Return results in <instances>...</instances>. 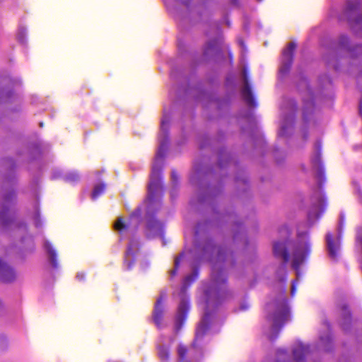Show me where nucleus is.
<instances>
[{
    "label": "nucleus",
    "instance_id": "obj_16",
    "mask_svg": "<svg viewBox=\"0 0 362 362\" xmlns=\"http://www.w3.org/2000/svg\"><path fill=\"white\" fill-rule=\"evenodd\" d=\"M349 45V38L346 35H341L339 40V47L341 49H346L347 52L352 53L353 50L348 47ZM351 57H354V54H351Z\"/></svg>",
    "mask_w": 362,
    "mask_h": 362
},
{
    "label": "nucleus",
    "instance_id": "obj_2",
    "mask_svg": "<svg viewBox=\"0 0 362 362\" xmlns=\"http://www.w3.org/2000/svg\"><path fill=\"white\" fill-rule=\"evenodd\" d=\"M146 205V233L148 238L154 237L158 230L157 214L158 210V168L153 164L148 185Z\"/></svg>",
    "mask_w": 362,
    "mask_h": 362
},
{
    "label": "nucleus",
    "instance_id": "obj_8",
    "mask_svg": "<svg viewBox=\"0 0 362 362\" xmlns=\"http://www.w3.org/2000/svg\"><path fill=\"white\" fill-rule=\"evenodd\" d=\"M326 243L329 258L334 262L338 261L340 255V238L334 239L332 234L328 233L326 235Z\"/></svg>",
    "mask_w": 362,
    "mask_h": 362
},
{
    "label": "nucleus",
    "instance_id": "obj_37",
    "mask_svg": "<svg viewBox=\"0 0 362 362\" xmlns=\"http://www.w3.org/2000/svg\"><path fill=\"white\" fill-rule=\"evenodd\" d=\"M231 1L233 4H236L238 3V0H231Z\"/></svg>",
    "mask_w": 362,
    "mask_h": 362
},
{
    "label": "nucleus",
    "instance_id": "obj_13",
    "mask_svg": "<svg viewBox=\"0 0 362 362\" xmlns=\"http://www.w3.org/2000/svg\"><path fill=\"white\" fill-rule=\"evenodd\" d=\"M315 109L314 101L312 99L304 102L303 108V119L307 122L308 121V117L313 113Z\"/></svg>",
    "mask_w": 362,
    "mask_h": 362
},
{
    "label": "nucleus",
    "instance_id": "obj_3",
    "mask_svg": "<svg viewBox=\"0 0 362 362\" xmlns=\"http://www.w3.org/2000/svg\"><path fill=\"white\" fill-rule=\"evenodd\" d=\"M267 306L269 309H274L273 315L268 317L269 320L272 322V330L274 333V335L269 336V339L273 341L276 338L284 324L289 320V309L285 297Z\"/></svg>",
    "mask_w": 362,
    "mask_h": 362
},
{
    "label": "nucleus",
    "instance_id": "obj_31",
    "mask_svg": "<svg viewBox=\"0 0 362 362\" xmlns=\"http://www.w3.org/2000/svg\"><path fill=\"white\" fill-rule=\"evenodd\" d=\"M15 197V194L13 193H11L9 196H7L6 197H5V200L7 201L10 198H13Z\"/></svg>",
    "mask_w": 362,
    "mask_h": 362
},
{
    "label": "nucleus",
    "instance_id": "obj_26",
    "mask_svg": "<svg viewBox=\"0 0 362 362\" xmlns=\"http://www.w3.org/2000/svg\"><path fill=\"white\" fill-rule=\"evenodd\" d=\"M141 214V209L138 207L136 210L132 214V216H136L139 218Z\"/></svg>",
    "mask_w": 362,
    "mask_h": 362
},
{
    "label": "nucleus",
    "instance_id": "obj_20",
    "mask_svg": "<svg viewBox=\"0 0 362 362\" xmlns=\"http://www.w3.org/2000/svg\"><path fill=\"white\" fill-rule=\"evenodd\" d=\"M152 320L156 326H158V298L156 299L154 303Z\"/></svg>",
    "mask_w": 362,
    "mask_h": 362
},
{
    "label": "nucleus",
    "instance_id": "obj_28",
    "mask_svg": "<svg viewBox=\"0 0 362 362\" xmlns=\"http://www.w3.org/2000/svg\"><path fill=\"white\" fill-rule=\"evenodd\" d=\"M172 178L174 182H177L178 180V175L175 170L172 171Z\"/></svg>",
    "mask_w": 362,
    "mask_h": 362
},
{
    "label": "nucleus",
    "instance_id": "obj_34",
    "mask_svg": "<svg viewBox=\"0 0 362 362\" xmlns=\"http://www.w3.org/2000/svg\"><path fill=\"white\" fill-rule=\"evenodd\" d=\"M360 113L362 115V101L360 103Z\"/></svg>",
    "mask_w": 362,
    "mask_h": 362
},
{
    "label": "nucleus",
    "instance_id": "obj_10",
    "mask_svg": "<svg viewBox=\"0 0 362 362\" xmlns=\"http://www.w3.org/2000/svg\"><path fill=\"white\" fill-rule=\"evenodd\" d=\"M16 273L12 267L0 259V279L5 283L15 280Z\"/></svg>",
    "mask_w": 362,
    "mask_h": 362
},
{
    "label": "nucleus",
    "instance_id": "obj_1",
    "mask_svg": "<svg viewBox=\"0 0 362 362\" xmlns=\"http://www.w3.org/2000/svg\"><path fill=\"white\" fill-rule=\"evenodd\" d=\"M211 278L213 285L204 291L206 298V306L204 315L199 323L195 338L191 345V348L195 349L197 346L198 341L202 340L206 333L209 331L211 325V309L216 308L225 298V293L221 291L220 287L226 283V276L222 270H219L216 266L213 267Z\"/></svg>",
    "mask_w": 362,
    "mask_h": 362
},
{
    "label": "nucleus",
    "instance_id": "obj_9",
    "mask_svg": "<svg viewBox=\"0 0 362 362\" xmlns=\"http://www.w3.org/2000/svg\"><path fill=\"white\" fill-rule=\"evenodd\" d=\"M243 75L244 78V87L241 90L243 98L248 106L255 107H257V105L254 98L252 91L248 81L247 72L246 68L243 69Z\"/></svg>",
    "mask_w": 362,
    "mask_h": 362
},
{
    "label": "nucleus",
    "instance_id": "obj_36",
    "mask_svg": "<svg viewBox=\"0 0 362 362\" xmlns=\"http://www.w3.org/2000/svg\"><path fill=\"white\" fill-rule=\"evenodd\" d=\"M222 257H223V255H222L221 252L220 251V252H218V258H220V259H221V258H222Z\"/></svg>",
    "mask_w": 362,
    "mask_h": 362
},
{
    "label": "nucleus",
    "instance_id": "obj_14",
    "mask_svg": "<svg viewBox=\"0 0 362 362\" xmlns=\"http://www.w3.org/2000/svg\"><path fill=\"white\" fill-rule=\"evenodd\" d=\"M45 247L49 253V260L51 262V264L54 268H57L58 263H57V253L55 250L52 248L51 244L49 243H45Z\"/></svg>",
    "mask_w": 362,
    "mask_h": 362
},
{
    "label": "nucleus",
    "instance_id": "obj_39",
    "mask_svg": "<svg viewBox=\"0 0 362 362\" xmlns=\"http://www.w3.org/2000/svg\"><path fill=\"white\" fill-rule=\"evenodd\" d=\"M159 237H160V239H162L163 238V234L161 233V231L160 230V235H159Z\"/></svg>",
    "mask_w": 362,
    "mask_h": 362
},
{
    "label": "nucleus",
    "instance_id": "obj_7",
    "mask_svg": "<svg viewBox=\"0 0 362 362\" xmlns=\"http://www.w3.org/2000/svg\"><path fill=\"white\" fill-rule=\"evenodd\" d=\"M296 48V44L294 42H291L288 44L286 48L282 52V62L281 66L279 69L280 72L283 74H287L293 64V52Z\"/></svg>",
    "mask_w": 362,
    "mask_h": 362
},
{
    "label": "nucleus",
    "instance_id": "obj_15",
    "mask_svg": "<svg viewBox=\"0 0 362 362\" xmlns=\"http://www.w3.org/2000/svg\"><path fill=\"white\" fill-rule=\"evenodd\" d=\"M318 148H320V146H318ZM312 161L314 165H317L319 168H318L319 178L320 179L323 178L324 177V170L321 166V156H320V149L317 150V152L316 155L315 156V157L313 158Z\"/></svg>",
    "mask_w": 362,
    "mask_h": 362
},
{
    "label": "nucleus",
    "instance_id": "obj_43",
    "mask_svg": "<svg viewBox=\"0 0 362 362\" xmlns=\"http://www.w3.org/2000/svg\"><path fill=\"white\" fill-rule=\"evenodd\" d=\"M212 46V44L211 43H209V47H211Z\"/></svg>",
    "mask_w": 362,
    "mask_h": 362
},
{
    "label": "nucleus",
    "instance_id": "obj_29",
    "mask_svg": "<svg viewBox=\"0 0 362 362\" xmlns=\"http://www.w3.org/2000/svg\"><path fill=\"white\" fill-rule=\"evenodd\" d=\"M76 278L79 281H82V280H83L85 279V274H83V273L78 274L77 276H76Z\"/></svg>",
    "mask_w": 362,
    "mask_h": 362
},
{
    "label": "nucleus",
    "instance_id": "obj_25",
    "mask_svg": "<svg viewBox=\"0 0 362 362\" xmlns=\"http://www.w3.org/2000/svg\"><path fill=\"white\" fill-rule=\"evenodd\" d=\"M7 211H8V209L6 208V206H4L3 209L0 213V218L3 221L4 223H6V222H7L6 220V216Z\"/></svg>",
    "mask_w": 362,
    "mask_h": 362
},
{
    "label": "nucleus",
    "instance_id": "obj_5",
    "mask_svg": "<svg viewBox=\"0 0 362 362\" xmlns=\"http://www.w3.org/2000/svg\"><path fill=\"white\" fill-rule=\"evenodd\" d=\"M298 238H300L301 240L295 246L292 262L293 267L296 270L311 253V244L308 238V233L299 234Z\"/></svg>",
    "mask_w": 362,
    "mask_h": 362
},
{
    "label": "nucleus",
    "instance_id": "obj_12",
    "mask_svg": "<svg viewBox=\"0 0 362 362\" xmlns=\"http://www.w3.org/2000/svg\"><path fill=\"white\" fill-rule=\"evenodd\" d=\"M309 353V346L303 344H298L293 349V358L296 362H301L305 356Z\"/></svg>",
    "mask_w": 362,
    "mask_h": 362
},
{
    "label": "nucleus",
    "instance_id": "obj_27",
    "mask_svg": "<svg viewBox=\"0 0 362 362\" xmlns=\"http://www.w3.org/2000/svg\"><path fill=\"white\" fill-rule=\"evenodd\" d=\"M168 140L166 139L164 143L162 144V146L160 145V153H159V155H160V157L162 156V148H163L164 150H165L168 147Z\"/></svg>",
    "mask_w": 362,
    "mask_h": 362
},
{
    "label": "nucleus",
    "instance_id": "obj_11",
    "mask_svg": "<svg viewBox=\"0 0 362 362\" xmlns=\"http://www.w3.org/2000/svg\"><path fill=\"white\" fill-rule=\"evenodd\" d=\"M273 252L275 257H281L284 263L286 264L290 259V255L286 247V242H276L273 245Z\"/></svg>",
    "mask_w": 362,
    "mask_h": 362
},
{
    "label": "nucleus",
    "instance_id": "obj_44",
    "mask_svg": "<svg viewBox=\"0 0 362 362\" xmlns=\"http://www.w3.org/2000/svg\"><path fill=\"white\" fill-rule=\"evenodd\" d=\"M278 362H279V361H278Z\"/></svg>",
    "mask_w": 362,
    "mask_h": 362
},
{
    "label": "nucleus",
    "instance_id": "obj_41",
    "mask_svg": "<svg viewBox=\"0 0 362 362\" xmlns=\"http://www.w3.org/2000/svg\"><path fill=\"white\" fill-rule=\"evenodd\" d=\"M286 230L287 233L289 235L290 234V231L288 230V229L286 228Z\"/></svg>",
    "mask_w": 362,
    "mask_h": 362
},
{
    "label": "nucleus",
    "instance_id": "obj_4",
    "mask_svg": "<svg viewBox=\"0 0 362 362\" xmlns=\"http://www.w3.org/2000/svg\"><path fill=\"white\" fill-rule=\"evenodd\" d=\"M198 272L194 271L192 275H189L185 279V284L181 288L180 297V302L177 308V312L175 316V327L177 331H179L187 320V315L189 311V299L187 294V288L197 277Z\"/></svg>",
    "mask_w": 362,
    "mask_h": 362
},
{
    "label": "nucleus",
    "instance_id": "obj_18",
    "mask_svg": "<svg viewBox=\"0 0 362 362\" xmlns=\"http://www.w3.org/2000/svg\"><path fill=\"white\" fill-rule=\"evenodd\" d=\"M138 249V244L136 242L132 241L128 246L126 257L135 255V252Z\"/></svg>",
    "mask_w": 362,
    "mask_h": 362
},
{
    "label": "nucleus",
    "instance_id": "obj_6",
    "mask_svg": "<svg viewBox=\"0 0 362 362\" xmlns=\"http://www.w3.org/2000/svg\"><path fill=\"white\" fill-rule=\"evenodd\" d=\"M359 1L358 0L348 1L346 7L344 10V15L353 30H356L357 26H362V15L358 16L355 19L352 20V16L359 8Z\"/></svg>",
    "mask_w": 362,
    "mask_h": 362
},
{
    "label": "nucleus",
    "instance_id": "obj_23",
    "mask_svg": "<svg viewBox=\"0 0 362 362\" xmlns=\"http://www.w3.org/2000/svg\"><path fill=\"white\" fill-rule=\"evenodd\" d=\"M127 226L124 223V221L122 218H119L116 223H115V229L122 232L123 230L126 229Z\"/></svg>",
    "mask_w": 362,
    "mask_h": 362
},
{
    "label": "nucleus",
    "instance_id": "obj_32",
    "mask_svg": "<svg viewBox=\"0 0 362 362\" xmlns=\"http://www.w3.org/2000/svg\"><path fill=\"white\" fill-rule=\"evenodd\" d=\"M294 293H295V286H294V284H293L292 287H291V295L293 296Z\"/></svg>",
    "mask_w": 362,
    "mask_h": 362
},
{
    "label": "nucleus",
    "instance_id": "obj_33",
    "mask_svg": "<svg viewBox=\"0 0 362 362\" xmlns=\"http://www.w3.org/2000/svg\"><path fill=\"white\" fill-rule=\"evenodd\" d=\"M155 161L158 158V150H157L155 153Z\"/></svg>",
    "mask_w": 362,
    "mask_h": 362
},
{
    "label": "nucleus",
    "instance_id": "obj_17",
    "mask_svg": "<svg viewBox=\"0 0 362 362\" xmlns=\"http://www.w3.org/2000/svg\"><path fill=\"white\" fill-rule=\"evenodd\" d=\"M105 184H100L98 185H96L92 192V199H95L99 196H100L105 191Z\"/></svg>",
    "mask_w": 362,
    "mask_h": 362
},
{
    "label": "nucleus",
    "instance_id": "obj_40",
    "mask_svg": "<svg viewBox=\"0 0 362 362\" xmlns=\"http://www.w3.org/2000/svg\"><path fill=\"white\" fill-rule=\"evenodd\" d=\"M307 138H308V134H305L304 135V139H307Z\"/></svg>",
    "mask_w": 362,
    "mask_h": 362
},
{
    "label": "nucleus",
    "instance_id": "obj_30",
    "mask_svg": "<svg viewBox=\"0 0 362 362\" xmlns=\"http://www.w3.org/2000/svg\"><path fill=\"white\" fill-rule=\"evenodd\" d=\"M278 354H279V356H281V355H282V356H283V355H286V352L285 351H284V350H279V351H278Z\"/></svg>",
    "mask_w": 362,
    "mask_h": 362
},
{
    "label": "nucleus",
    "instance_id": "obj_24",
    "mask_svg": "<svg viewBox=\"0 0 362 362\" xmlns=\"http://www.w3.org/2000/svg\"><path fill=\"white\" fill-rule=\"evenodd\" d=\"M342 315L344 320L349 321L351 320V313L346 305H342L341 307Z\"/></svg>",
    "mask_w": 362,
    "mask_h": 362
},
{
    "label": "nucleus",
    "instance_id": "obj_35",
    "mask_svg": "<svg viewBox=\"0 0 362 362\" xmlns=\"http://www.w3.org/2000/svg\"><path fill=\"white\" fill-rule=\"evenodd\" d=\"M355 49L362 51V46H357Z\"/></svg>",
    "mask_w": 362,
    "mask_h": 362
},
{
    "label": "nucleus",
    "instance_id": "obj_21",
    "mask_svg": "<svg viewBox=\"0 0 362 362\" xmlns=\"http://www.w3.org/2000/svg\"><path fill=\"white\" fill-rule=\"evenodd\" d=\"M79 177L76 172H71L66 175L65 180L68 182H75L79 180Z\"/></svg>",
    "mask_w": 362,
    "mask_h": 362
},
{
    "label": "nucleus",
    "instance_id": "obj_38",
    "mask_svg": "<svg viewBox=\"0 0 362 362\" xmlns=\"http://www.w3.org/2000/svg\"><path fill=\"white\" fill-rule=\"evenodd\" d=\"M133 262H129L128 264V268L130 269L132 265Z\"/></svg>",
    "mask_w": 362,
    "mask_h": 362
},
{
    "label": "nucleus",
    "instance_id": "obj_42",
    "mask_svg": "<svg viewBox=\"0 0 362 362\" xmlns=\"http://www.w3.org/2000/svg\"><path fill=\"white\" fill-rule=\"evenodd\" d=\"M241 309H242V310H245V309H246V308H245V307H244V306H242V307H241Z\"/></svg>",
    "mask_w": 362,
    "mask_h": 362
},
{
    "label": "nucleus",
    "instance_id": "obj_19",
    "mask_svg": "<svg viewBox=\"0 0 362 362\" xmlns=\"http://www.w3.org/2000/svg\"><path fill=\"white\" fill-rule=\"evenodd\" d=\"M170 358V351L168 348H160V361L167 362Z\"/></svg>",
    "mask_w": 362,
    "mask_h": 362
},
{
    "label": "nucleus",
    "instance_id": "obj_22",
    "mask_svg": "<svg viewBox=\"0 0 362 362\" xmlns=\"http://www.w3.org/2000/svg\"><path fill=\"white\" fill-rule=\"evenodd\" d=\"M183 257V253H181L178 257H177L175 259V267L174 269L170 272L171 276H174L176 275L177 272L178 270L180 262Z\"/></svg>",
    "mask_w": 362,
    "mask_h": 362
}]
</instances>
